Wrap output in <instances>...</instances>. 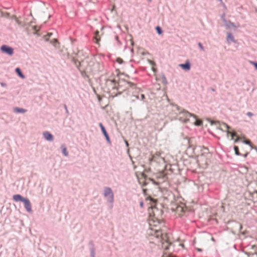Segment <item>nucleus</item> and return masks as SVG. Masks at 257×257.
Here are the masks:
<instances>
[{"label":"nucleus","instance_id":"33","mask_svg":"<svg viewBox=\"0 0 257 257\" xmlns=\"http://www.w3.org/2000/svg\"><path fill=\"white\" fill-rule=\"evenodd\" d=\"M166 243H167V246H165V249H167L168 248V246L169 245V243L168 242H167Z\"/></svg>","mask_w":257,"mask_h":257},{"label":"nucleus","instance_id":"8","mask_svg":"<svg viewBox=\"0 0 257 257\" xmlns=\"http://www.w3.org/2000/svg\"><path fill=\"white\" fill-rule=\"evenodd\" d=\"M225 128L227 130V133L228 135L230 134L231 137V139L234 140L236 142L238 140V137L236 135L235 132H231L229 131L230 127L226 124H224Z\"/></svg>","mask_w":257,"mask_h":257},{"label":"nucleus","instance_id":"3","mask_svg":"<svg viewBox=\"0 0 257 257\" xmlns=\"http://www.w3.org/2000/svg\"><path fill=\"white\" fill-rule=\"evenodd\" d=\"M191 116L195 117V115L185 110L180 112L178 115V118L184 122L188 121L189 118Z\"/></svg>","mask_w":257,"mask_h":257},{"label":"nucleus","instance_id":"19","mask_svg":"<svg viewBox=\"0 0 257 257\" xmlns=\"http://www.w3.org/2000/svg\"><path fill=\"white\" fill-rule=\"evenodd\" d=\"M16 72L18 74V75L22 78H25V76L22 74L21 71L19 68H17L16 69Z\"/></svg>","mask_w":257,"mask_h":257},{"label":"nucleus","instance_id":"25","mask_svg":"<svg viewBox=\"0 0 257 257\" xmlns=\"http://www.w3.org/2000/svg\"><path fill=\"white\" fill-rule=\"evenodd\" d=\"M234 149L236 155H239V153L238 148L237 146H234Z\"/></svg>","mask_w":257,"mask_h":257},{"label":"nucleus","instance_id":"9","mask_svg":"<svg viewBox=\"0 0 257 257\" xmlns=\"http://www.w3.org/2000/svg\"><path fill=\"white\" fill-rule=\"evenodd\" d=\"M186 207L184 204L178 205L176 207L175 211L179 215H182V214L185 212Z\"/></svg>","mask_w":257,"mask_h":257},{"label":"nucleus","instance_id":"6","mask_svg":"<svg viewBox=\"0 0 257 257\" xmlns=\"http://www.w3.org/2000/svg\"><path fill=\"white\" fill-rule=\"evenodd\" d=\"M104 196L111 202L113 200V194L110 188L106 187L104 189Z\"/></svg>","mask_w":257,"mask_h":257},{"label":"nucleus","instance_id":"28","mask_svg":"<svg viewBox=\"0 0 257 257\" xmlns=\"http://www.w3.org/2000/svg\"><path fill=\"white\" fill-rule=\"evenodd\" d=\"M116 62L119 64H122L123 62V60L120 58H117L116 59Z\"/></svg>","mask_w":257,"mask_h":257},{"label":"nucleus","instance_id":"5","mask_svg":"<svg viewBox=\"0 0 257 257\" xmlns=\"http://www.w3.org/2000/svg\"><path fill=\"white\" fill-rule=\"evenodd\" d=\"M139 182L141 184H142L143 185V191L144 193L146 195L147 194V192L148 191V189L145 188L144 187L146 186L148 184V179H146V177L145 176L144 174L142 173L141 174V177L138 178Z\"/></svg>","mask_w":257,"mask_h":257},{"label":"nucleus","instance_id":"24","mask_svg":"<svg viewBox=\"0 0 257 257\" xmlns=\"http://www.w3.org/2000/svg\"><path fill=\"white\" fill-rule=\"evenodd\" d=\"M156 29V31H157V32H158V33L159 34H162V30H161V28L160 27H159V26L157 27Z\"/></svg>","mask_w":257,"mask_h":257},{"label":"nucleus","instance_id":"2","mask_svg":"<svg viewBox=\"0 0 257 257\" xmlns=\"http://www.w3.org/2000/svg\"><path fill=\"white\" fill-rule=\"evenodd\" d=\"M118 83L114 79H108L105 82L106 91L110 93L112 90L117 88Z\"/></svg>","mask_w":257,"mask_h":257},{"label":"nucleus","instance_id":"35","mask_svg":"<svg viewBox=\"0 0 257 257\" xmlns=\"http://www.w3.org/2000/svg\"><path fill=\"white\" fill-rule=\"evenodd\" d=\"M84 63H85V62H84V61H83L82 62H81V63H80V65H84Z\"/></svg>","mask_w":257,"mask_h":257},{"label":"nucleus","instance_id":"18","mask_svg":"<svg viewBox=\"0 0 257 257\" xmlns=\"http://www.w3.org/2000/svg\"><path fill=\"white\" fill-rule=\"evenodd\" d=\"M14 111L17 113H25L27 111V110L19 107H15L14 108Z\"/></svg>","mask_w":257,"mask_h":257},{"label":"nucleus","instance_id":"32","mask_svg":"<svg viewBox=\"0 0 257 257\" xmlns=\"http://www.w3.org/2000/svg\"><path fill=\"white\" fill-rule=\"evenodd\" d=\"M247 115L250 117V116H252L253 115V114L251 112H248L247 113Z\"/></svg>","mask_w":257,"mask_h":257},{"label":"nucleus","instance_id":"14","mask_svg":"<svg viewBox=\"0 0 257 257\" xmlns=\"http://www.w3.org/2000/svg\"><path fill=\"white\" fill-rule=\"evenodd\" d=\"M13 199L15 201H22V202H23V200L24 199H25L26 198H24L23 197H22L21 196V195H19V194H16V195H14L13 197Z\"/></svg>","mask_w":257,"mask_h":257},{"label":"nucleus","instance_id":"17","mask_svg":"<svg viewBox=\"0 0 257 257\" xmlns=\"http://www.w3.org/2000/svg\"><path fill=\"white\" fill-rule=\"evenodd\" d=\"M192 117L194 118V119L195 120V121L194 122V123L195 124V125L199 126V125H200L202 124V121L200 119H198L197 118L196 115H195V117L194 116H192Z\"/></svg>","mask_w":257,"mask_h":257},{"label":"nucleus","instance_id":"41","mask_svg":"<svg viewBox=\"0 0 257 257\" xmlns=\"http://www.w3.org/2000/svg\"><path fill=\"white\" fill-rule=\"evenodd\" d=\"M161 159L163 161H164V159L163 158H162Z\"/></svg>","mask_w":257,"mask_h":257},{"label":"nucleus","instance_id":"30","mask_svg":"<svg viewBox=\"0 0 257 257\" xmlns=\"http://www.w3.org/2000/svg\"><path fill=\"white\" fill-rule=\"evenodd\" d=\"M244 142L246 144H247V145H249L250 146H251V142L249 140H245L244 141Z\"/></svg>","mask_w":257,"mask_h":257},{"label":"nucleus","instance_id":"34","mask_svg":"<svg viewBox=\"0 0 257 257\" xmlns=\"http://www.w3.org/2000/svg\"><path fill=\"white\" fill-rule=\"evenodd\" d=\"M142 99L144 100L145 99V95L144 94L141 95Z\"/></svg>","mask_w":257,"mask_h":257},{"label":"nucleus","instance_id":"20","mask_svg":"<svg viewBox=\"0 0 257 257\" xmlns=\"http://www.w3.org/2000/svg\"><path fill=\"white\" fill-rule=\"evenodd\" d=\"M161 155L160 152H156L155 154L152 156V158L150 159V161H155L157 157H159Z\"/></svg>","mask_w":257,"mask_h":257},{"label":"nucleus","instance_id":"36","mask_svg":"<svg viewBox=\"0 0 257 257\" xmlns=\"http://www.w3.org/2000/svg\"><path fill=\"white\" fill-rule=\"evenodd\" d=\"M148 198H149L151 200H153V199L150 196Z\"/></svg>","mask_w":257,"mask_h":257},{"label":"nucleus","instance_id":"11","mask_svg":"<svg viewBox=\"0 0 257 257\" xmlns=\"http://www.w3.org/2000/svg\"><path fill=\"white\" fill-rule=\"evenodd\" d=\"M99 126H100V127L101 128V131L102 132V133L104 135V136H105L107 141L108 142H110L109 137L107 133L105 128H104V127L103 126V125H102V124L101 123H100L99 124Z\"/></svg>","mask_w":257,"mask_h":257},{"label":"nucleus","instance_id":"39","mask_svg":"<svg viewBox=\"0 0 257 257\" xmlns=\"http://www.w3.org/2000/svg\"><path fill=\"white\" fill-rule=\"evenodd\" d=\"M198 250L201 251L202 250L201 249H198Z\"/></svg>","mask_w":257,"mask_h":257},{"label":"nucleus","instance_id":"37","mask_svg":"<svg viewBox=\"0 0 257 257\" xmlns=\"http://www.w3.org/2000/svg\"><path fill=\"white\" fill-rule=\"evenodd\" d=\"M140 205H141V206H143V202H141V204H140Z\"/></svg>","mask_w":257,"mask_h":257},{"label":"nucleus","instance_id":"7","mask_svg":"<svg viewBox=\"0 0 257 257\" xmlns=\"http://www.w3.org/2000/svg\"><path fill=\"white\" fill-rule=\"evenodd\" d=\"M1 51L9 55H12L14 53V50L13 48L9 47L7 45H3L1 48Z\"/></svg>","mask_w":257,"mask_h":257},{"label":"nucleus","instance_id":"29","mask_svg":"<svg viewBox=\"0 0 257 257\" xmlns=\"http://www.w3.org/2000/svg\"><path fill=\"white\" fill-rule=\"evenodd\" d=\"M250 63L253 65L254 66L255 69L257 70V62L250 61Z\"/></svg>","mask_w":257,"mask_h":257},{"label":"nucleus","instance_id":"38","mask_svg":"<svg viewBox=\"0 0 257 257\" xmlns=\"http://www.w3.org/2000/svg\"><path fill=\"white\" fill-rule=\"evenodd\" d=\"M125 143H126V145L127 146H128V145L127 142H126H126H125Z\"/></svg>","mask_w":257,"mask_h":257},{"label":"nucleus","instance_id":"1","mask_svg":"<svg viewBox=\"0 0 257 257\" xmlns=\"http://www.w3.org/2000/svg\"><path fill=\"white\" fill-rule=\"evenodd\" d=\"M205 152L197 157V162L202 168H205L210 162L211 158V154L209 152L208 150L205 149Z\"/></svg>","mask_w":257,"mask_h":257},{"label":"nucleus","instance_id":"40","mask_svg":"<svg viewBox=\"0 0 257 257\" xmlns=\"http://www.w3.org/2000/svg\"><path fill=\"white\" fill-rule=\"evenodd\" d=\"M52 35V33L48 34V35H49V36H50V35Z\"/></svg>","mask_w":257,"mask_h":257},{"label":"nucleus","instance_id":"4","mask_svg":"<svg viewBox=\"0 0 257 257\" xmlns=\"http://www.w3.org/2000/svg\"><path fill=\"white\" fill-rule=\"evenodd\" d=\"M244 252L248 255L257 254V246L255 245H247L244 247Z\"/></svg>","mask_w":257,"mask_h":257},{"label":"nucleus","instance_id":"12","mask_svg":"<svg viewBox=\"0 0 257 257\" xmlns=\"http://www.w3.org/2000/svg\"><path fill=\"white\" fill-rule=\"evenodd\" d=\"M43 136L45 139L48 141H51L53 139V136L49 132H46L43 133Z\"/></svg>","mask_w":257,"mask_h":257},{"label":"nucleus","instance_id":"22","mask_svg":"<svg viewBox=\"0 0 257 257\" xmlns=\"http://www.w3.org/2000/svg\"><path fill=\"white\" fill-rule=\"evenodd\" d=\"M1 17H8L9 14L8 13H4L0 10Z\"/></svg>","mask_w":257,"mask_h":257},{"label":"nucleus","instance_id":"27","mask_svg":"<svg viewBox=\"0 0 257 257\" xmlns=\"http://www.w3.org/2000/svg\"><path fill=\"white\" fill-rule=\"evenodd\" d=\"M227 39H228V40L233 41V36H232V35L231 34H228V35H227Z\"/></svg>","mask_w":257,"mask_h":257},{"label":"nucleus","instance_id":"16","mask_svg":"<svg viewBox=\"0 0 257 257\" xmlns=\"http://www.w3.org/2000/svg\"><path fill=\"white\" fill-rule=\"evenodd\" d=\"M152 235H153V233H151ZM157 238H159L160 237L162 236L163 235V233L162 232V231L159 230H156L154 231V234Z\"/></svg>","mask_w":257,"mask_h":257},{"label":"nucleus","instance_id":"31","mask_svg":"<svg viewBox=\"0 0 257 257\" xmlns=\"http://www.w3.org/2000/svg\"><path fill=\"white\" fill-rule=\"evenodd\" d=\"M198 46L202 51H204V47L200 43H198Z\"/></svg>","mask_w":257,"mask_h":257},{"label":"nucleus","instance_id":"26","mask_svg":"<svg viewBox=\"0 0 257 257\" xmlns=\"http://www.w3.org/2000/svg\"><path fill=\"white\" fill-rule=\"evenodd\" d=\"M13 18H14L16 22V23L19 25H21L22 24L21 22L19 21V20L15 16H13Z\"/></svg>","mask_w":257,"mask_h":257},{"label":"nucleus","instance_id":"10","mask_svg":"<svg viewBox=\"0 0 257 257\" xmlns=\"http://www.w3.org/2000/svg\"><path fill=\"white\" fill-rule=\"evenodd\" d=\"M23 202L24 203L25 207L26 209V210L28 212H31L32 210L31 204V203H30V201L29 200V199L27 198H26L25 199H24Z\"/></svg>","mask_w":257,"mask_h":257},{"label":"nucleus","instance_id":"13","mask_svg":"<svg viewBox=\"0 0 257 257\" xmlns=\"http://www.w3.org/2000/svg\"><path fill=\"white\" fill-rule=\"evenodd\" d=\"M179 66L185 70H189L190 69V64L188 61H187L185 64H181Z\"/></svg>","mask_w":257,"mask_h":257},{"label":"nucleus","instance_id":"15","mask_svg":"<svg viewBox=\"0 0 257 257\" xmlns=\"http://www.w3.org/2000/svg\"><path fill=\"white\" fill-rule=\"evenodd\" d=\"M94 38L95 40V43L97 44H99V42L101 38L99 35V32L98 31H95Z\"/></svg>","mask_w":257,"mask_h":257},{"label":"nucleus","instance_id":"21","mask_svg":"<svg viewBox=\"0 0 257 257\" xmlns=\"http://www.w3.org/2000/svg\"><path fill=\"white\" fill-rule=\"evenodd\" d=\"M61 148L62 150V153L64 156H67L68 155V153L67 151V149L64 145H62Z\"/></svg>","mask_w":257,"mask_h":257},{"label":"nucleus","instance_id":"23","mask_svg":"<svg viewBox=\"0 0 257 257\" xmlns=\"http://www.w3.org/2000/svg\"><path fill=\"white\" fill-rule=\"evenodd\" d=\"M149 62L150 63V64H151L152 65V70L155 72L156 71V68L154 67V65H155V63L153 61H152V60H149Z\"/></svg>","mask_w":257,"mask_h":257}]
</instances>
